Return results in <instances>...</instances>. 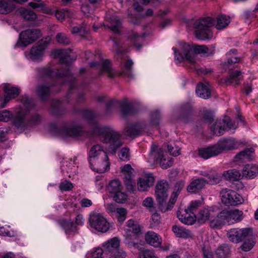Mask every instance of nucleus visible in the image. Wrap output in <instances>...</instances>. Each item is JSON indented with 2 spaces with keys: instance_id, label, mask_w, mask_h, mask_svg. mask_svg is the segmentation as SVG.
<instances>
[{
  "instance_id": "338daca9",
  "label": "nucleus",
  "mask_w": 258,
  "mask_h": 258,
  "mask_svg": "<svg viewBox=\"0 0 258 258\" xmlns=\"http://www.w3.org/2000/svg\"><path fill=\"white\" fill-rule=\"evenodd\" d=\"M202 206V202L199 200H195L191 201L187 208L189 212L194 213L195 211Z\"/></svg>"
},
{
  "instance_id": "20e7f679",
  "label": "nucleus",
  "mask_w": 258,
  "mask_h": 258,
  "mask_svg": "<svg viewBox=\"0 0 258 258\" xmlns=\"http://www.w3.org/2000/svg\"><path fill=\"white\" fill-rule=\"evenodd\" d=\"M27 111L23 109H20L15 112L13 117V114L8 110L0 111V121L7 122L13 118V123L18 128L24 130L26 128L25 116Z\"/></svg>"
},
{
  "instance_id": "5fc2aeb1",
  "label": "nucleus",
  "mask_w": 258,
  "mask_h": 258,
  "mask_svg": "<svg viewBox=\"0 0 258 258\" xmlns=\"http://www.w3.org/2000/svg\"><path fill=\"white\" fill-rule=\"evenodd\" d=\"M224 175L229 180H237L239 179L240 174L238 170L233 169L225 171L224 173Z\"/></svg>"
},
{
  "instance_id": "bb28decb",
  "label": "nucleus",
  "mask_w": 258,
  "mask_h": 258,
  "mask_svg": "<svg viewBox=\"0 0 258 258\" xmlns=\"http://www.w3.org/2000/svg\"><path fill=\"white\" fill-rule=\"evenodd\" d=\"M251 236H245L243 240V242L240 246L241 249L244 251H249L254 245L255 242V239L256 237L255 233L252 228H250Z\"/></svg>"
},
{
  "instance_id": "7ed1b4c3",
  "label": "nucleus",
  "mask_w": 258,
  "mask_h": 258,
  "mask_svg": "<svg viewBox=\"0 0 258 258\" xmlns=\"http://www.w3.org/2000/svg\"><path fill=\"white\" fill-rule=\"evenodd\" d=\"M215 21L210 17L205 18L196 21L194 24L196 29V36L199 39H211L213 37V33L210 27L215 24Z\"/></svg>"
},
{
  "instance_id": "5701e85b",
  "label": "nucleus",
  "mask_w": 258,
  "mask_h": 258,
  "mask_svg": "<svg viewBox=\"0 0 258 258\" xmlns=\"http://www.w3.org/2000/svg\"><path fill=\"white\" fill-rule=\"evenodd\" d=\"M200 175L206 177L204 179L206 181V184H216L219 183L221 180L220 174L211 170L201 171Z\"/></svg>"
},
{
  "instance_id": "f8f14e48",
  "label": "nucleus",
  "mask_w": 258,
  "mask_h": 258,
  "mask_svg": "<svg viewBox=\"0 0 258 258\" xmlns=\"http://www.w3.org/2000/svg\"><path fill=\"white\" fill-rule=\"evenodd\" d=\"M168 184L164 180L160 181L156 185L155 195L161 210V208L167 200L168 196Z\"/></svg>"
},
{
  "instance_id": "6e6d98bb",
  "label": "nucleus",
  "mask_w": 258,
  "mask_h": 258,
  "mask_svg": "<svg viewBox=\"0 0 258 258\" xmlns=\"http://www.w3.org/2000/svg\"><path fill=\"white\" fill-rule=\"evenodd\" d=\"M173 162L172 158L166 157V155H164L158 162L162 168L167 169L172 165Z\"/></svg>"
},
{
  "instance_id": "a18cd8bd",
  "label": "nucleus",
  "mask_w": 258,
  "mask_h": 258,
  "mask_svg": "<svg viewBox=\"0 0 258 258\" xmlns=\"http://www.w3.org/2000/svg\"><path fill=\"white\" fill-rule=\"evenodd\" d=\"M121 23L119 19L116 16H112L110 18V25L109 28L115 33L120 31Z\"/></svg>"
},
{
  "instance_id": "dca6fc26",
  "label": "nucleus",
  "mask_w": 258,
  "mask_h": 258,
  "mask_svg": "<svg viewBox=\"0 0 258 258\" xmlns=\"http://www.w3.org/2000/svg\"><path fill=\"white\" fill-rule=\"evenodd\" d=\"M101 158L107 159V153L103 147L100 145L93 146L88 153V160L90 165H92L93 162L97 161Z\"/></svg>"
},
{
  "instance_id": "603ef678",
  "label": "nucleus",
  "mask_w": 258,
  "mask_h": 258,
  "mask_svg": "<svg viewBox=\"0 0 258 258\" xmlns=\"http://www.w3.org/2000/svg\"><path fill=\"white\" fill-rule=\"evenodd\" d=\"M160 119V114L159 111L156 110L153 112L151 114L150 120L148 123V126L151 127H157Z\"/></svg>"
},
{
  "instance_id": "9b49d317",
  "label": "nucleus",
  "mask_w": 258,
  "mask_h": 258,
  "mask_svg": "<svg viewBox=\"0 0 258 258\" xmlns=\"http://www.w3.org/2000/svg\"><path fill=\"white\" fill-rule=\"evenodd\" d=\"M237 125L232 121L228 116H225L222 120H217L212 128L214 134L220 136L223 135L225 131L230 129H235Z\"/></svg>"
},
{
  "instance_id": "f257e3e1",
  "label": "nucleus",
  "mask_w": 258,
  "mask_h": 258,
  "mask_svg": "<svg viewBox=\"0 0 258 258\" xmlns=\"http://www.w3.org/2000/svg\"><path fill=\"white\" fill-rule=\"evenodd\" d=\"M83 117L93 126V134L99 136L100 140L109 144L110 151L115 154L118 148L123 145L121 135L110 126H100L96 120L95 113L89 110L83 112Z\"/></svg>"
},
{
  "instance_id": "412c9836",
  "label": "nucleus",
  "mask_w": 258,
  "mask_h": 258,
  "mask_svg": "<svg viewBox=\"0 0 258 258\" xmlns=\"http://www.w3.org/2000/svg\"><path fill=\"white\" fill-rule=\"evenodd\" d=\"M93 170L96 172L102 173L108 170L110 167L109 158L107 155V159L101 158L97 161L93 162L92 165H90Z\"/></svg>"
},
{
  "instance_id": "39448f33",
  "label": "nucleus",
  "mask_w": 258,
  "mask_h": 258,
  "mask_svg": "<svg viewBox=\"0 0 258 258\" xmlns=\"http://www.w3.org/2000/svg\"><path fill=\"white\" fill-rule=\"evenodd\" d=\"M51 41L49 36L42 39L37 45H34L28 51L25 52L27 59L35 62L40 61L44 56V52Z\"/></svg>"
},
{
  "instance_id": "3c124183",
  "label": "nucleus",
  "mask_w": 258,
  "mask_h": 258,
  "mask_svg": "<svg viewBox=\"0 0 258 258\" xmlns=\"http://www.w3.org/2000/svg\"><path fill=\"white\" fill-rule=\"evenodd\" d=\"M101 70L102 72L106 73L110 77H113L115 75L111 69L110 62L108 60L102 61Z\"/></svg>"
},
{
  "instance_id": "b1692460",
  "label": "nucleus",
  "mask_w": 258,
  "mask_h": 258,
  "mask_svg": "<svg viewBox=\"0 0 258 258\" xmlns=\"http://www.w3.org/2000/svg\"><path fill=\"white\" fill-rule=\"evenodd\" d=\"M179 220L183 224L192 225L197 220L196 215L189 212L187 209L179 212L177 214Z\"/></svg>"
},
{
  "instance_id": "4d7b16f0",
  "label": "nucleus",
  "mask_w": 258,
  "mask_h": 258,
  "mask_svg": "<svg viewBox=\"0 0 258 258\" xmlns=\"http://www.w3.org/2000/svg\"><path fill=\"white\" fill-rule=\"evenodd\" d=\"M20 14L25 19L27 20H33L36 18L35 13L32 10L22 9L20 10Z\"/></svg>"
},
{
  "instance_id": "2f4dec72",
  "label": "nucleus",
  "mask_w": 258,
  "mask_h": 258,
  "mask_svg": "<svg viewBox=\"0 0 258 258\" xmlns=\"http://www.w3.org/2000/svg\"><path fill=\"white\" fill-rule=\"evenodd\" d=\"M242 173L243 177L247 179L253 178L258 175V165L247 164L244 167Z\"/></svg>"
},
{
  "instance_id": "4be33fe9",
  "label": "nucleus",
  "mask_w": 258,
  "mask_h": 258,
  "mask_svg": "<svg viewBox=\"0 0 258 258\" xmlns=\"http://www.w3.org/2000/svg\"><path fill=\"white\" fill-rule=\"evenodd\" d=\"M254 150L252 148H247L240 152L235 157V161L238 163L249 161L254 158Z\"/></svg>"
},
{
  "instance_id": "393cba45",
  "label": "nucleus",
  "mask_w": 258,
  "mask_h": 258,
  "mask_svg": "<svg viewBox=\"0 0 258 258\" xmlns=\"http://www.w3.org/2000/svg\"><path fill=\"white\" fill-rule=\"evenodd\" d=\"M216 145L219 154L224 150H231L235 148V142L233 139H222Z\"/></svg>"
},
{
  "instance_id": "680f3d73",
  "label": "nucleus",
  "mask_w": 258,
  "mask_h": 258,
  "mask_svg": "<svg viewBox=\"0 0 258 258\" xmlns=\"http://www.w3.org/2000/svg\"><path fill=\"white\" fill-rule=\"evenodd\" d=\"M114 194V200L118 203H123L127 199V195L122 191V189L119 190Z\"/></svg>"
},
{
  "instance_id": "c03bdc74",
  "label": "nucleus",
  "mask_w": 258,
  "mask_h": 258,
  "mask_svg": "<svg viewBox=\"0 0 258 258\" xmlns=\"http://www.w3.org/2000/svg\"><path fill=\"white\" fill-rule=\"evenodd\" d=\"M242 79L241 72L240 71H236L232 72L228 78L226 80V83L228 85L235 83L238 85Z\"/></svg>"
},
{
  "instance_id": "58836bf2",
  "label": "nucleus",
  "mask_w": 258,
  "mask_h": 258,
  "mask_svg": "<svg viewBox=\"0 0 258 258\" xmlns=\"http://www.w3.org/2000/svg\"><path fill=\"white\" fill-rule=\"evenodd\" d=\"M178 196V194H177L176 191H173L169 202L167 203L166 201L165 202L163 206L161 208V211L163 212H166L167 211L171 210L173 207V205L176 202Z\"/></svg>"
},
{
  "instance_id": "9d476101",
  "label": "nucleus",
  "mask_w": 258,
  "mask_h": 258,
  "mask_svg": "<svg viewBox=\"0 0 258 258\" xmlns=\"http://www.w3.org/2000/svg\"><path fill=\"white\" fill-rule=\"evenodd\" d=\"M41 36L39 29H29L22 31L19 35V41L18 45L20 46L26 47L33 43Z\"/></svg>"
},
{
  "instance_id": "c85d7f7f",
  "label": "nucleus",
  "mask_w": 258,
  "mask_h": 258,
  "mask_svg": "<svg viewBox=\"0 0 258 258\" xmlns=\"http://www.w3.org/2000/svg\"><path fill=\"white\" fill-rule=\"evenodd\" d=\"M219 154L216 145L199 150V156L205 159H208Z\"/></svg>"
},
{
  "instance_id": "7c9ffc66",
  "label": "nucleus",
  "mask_w": 258,
  "mask_h": 258,
  "mask_svg": "<svg viewBox=\"0 0 258 258\" xmlns=\"http://www.w3.org/2000/svg\"><path fill=\"white\" fill-rule=\"evenodd\" d=\"M206 181L203 178L192 180L187 187V190L189 192H197L204 187Z\"/></svg>"
},
{
  "instance_id": "ea45409f",
  "label": "nucleus",
  "mask_w": 258,
  "mask_h": 258,
  "mask_svg": "<svg viewBox=\"0 0 258 258\" xmlns=\"http://www.w3.org/2000/svg\"><path fill=\"white\" fill-rule=\"evenodd\" d=\"M53 54L55 57L59 58L60 63L68 64L70 55L66 50H56L54 51Z\"/></svg>"
},
{
  "instance_id": "774afa93",
  "label": "nucleus",
  "mask_w": 258,
  "mask_h": 258,
  "mask_svg": "<svg viewBox=\"0 0 258 258\" xmlns=\"http://www.w3.org/2000/svg\"><path fill=\"white\" fill-rule=\"evenodd\" d=\"M140 256V258H158L152 250L149 249L142 250Z\"/></svg>"
},
{
  "instance_id": "c9c22d12",
  "label": "nucleus",
  "mask_w": 258,
  "mask_h": 258,
  "mask_svg": "<svg viewBox=\"0 0 258 258\" xmlns=\"http://www.w3.org/2000/svg\"><path fill=\"white\" fill-rule=\"evenodd\" d=\"M223 216L221 211L216 217L210 221V227L213 229H218L227 223L225 217Z\"/></svg>"
},
{
  "instance_id": "aec40b11",
  "label": "nucleus",
  "mask_w": 258,
  "mask_h": 258,
  "mask_svg": "<svg viewBox=\"0 0 258 258\" xmlns=\"http://www.w3.org/2000/svg\"><path fill=\"white\" fill-rule=\"evenodd\" d=\"M5 98L4 102L1 104V107L4 108L11 100L16 98L20 93V89L16 87L11 86L10 84H6L4 86Z\"/></svg>"
},
{
  "instance_id": "f3484780",
  "label": "nucleus",
  "mask_w": 258,
  "mask_h": 258,
  "mask_svg": "<svg viewBox=\"0 0 258 258\" xmlns=\"http://www.w3.org/2000/svg\"><path fill=\"white\" fill-rule=\"evenodd\" d=\"M155 182L153 174L151 172H144L138 181V188L140 191H145L152 186Z\"/></svg>"
},
{
  "instance_id": "2eb2a0df",
  "label": "nucleus",
  "mask_w": 258,
  "mask_h": 258,
  "mask_svg": "<svg viewBox=\"0 0 258 258\" xmlns=\"http://www.w3.org/2000/svg\"><path fill=\"white\" fill-rule=\"evenodd\" d=\"M134 169L130 164H126L121 167V171L124 174V182L127 190L134 192L135 190V182L133 180Z\"/></svg>"
},
{
  "instance_id": "4468645a",
  "label": "nucleus",
  "mask_w": 258,
  "mask_h": 258,
  "mask_svg": "<svg viewBox=\"0 0 258 258\" xmlns=\"http://www.w3.org/2000/svg\"><path fill=\"white\" fill-rule=\"evenodd\" d=\"M59 135L63 138L78 137L82 136V127L77 124H72L64 126L59 132Z\"/></svg>"
},
{
  "instance_id": "72a5a7b5",
  "label": "nucleus",
  "mask_w": 258,
  "mask_h": 258,
  "mask_svg": "<svg viewBox=\"0 0 258 258\" xmlns=\"http://www.w3.org/2000/svg\"><path fill=\"white\" fill-rule=\"evenodd\" d=\"M15 8L12 2L9 0H0V13L8 14L14 10Z\"/></svg>"
},
{
  "instance_id": "e2e57ef3",
  "label": "nucleus",
  "mask_w": 258,
  "mask_h": 258,
  "mask_svg": "<svg viewBox=\"0 0 258 258\" xmlns=\"http://www.w3.org/2000/svg\"><path fill=\"white\" fill-rule=\"evenodd\" d=\"M55 15L57 20L62 21L66 17L71 16V12L68 10H58L56 11Z\"/></svg>"
},
{
  "instance_id": "052dcab7",
  "label": "nucleus",
  "mask_w": 258,
  "mask_h": 258,
  "mask_svg": "<svg viewBox=\"0 0 258 258\" xmlns=\"http://www.w3.org/2000/svg\"><path fill=\"white\" fill-rule=\"evenodd\" d=\"M119 159L123 161H127L130 159L131 154L129 148H122L118 153Z\"/></svg>"
},
{
  "instance_id": "423d86ee",
  "label": "nucleus",
  "mask_w": 258,
  "mask_h": 258,
  "mask_svg": "<svg viewBox=\"0 0 258 258\" xmlns=\"http://www.w3.org/2000/svg\"><path fill=\"white\" fill-rule=\"evenodd\" d=\"M56 69L51 66L46 67L45 68H40L38 69V74L41 77H51L55 78L57 81L64 78L65 80H67L69 82L70 86L72 88V83L75 80V78L72 73L69 71L68 69H66L64 72L61 74L55 71Z\"/></svg>"
},
{
  "instance_id": "0eeeda50",
  "label": "nucleus",
  "mask_w": 258,
  "mask_h": 258,
  "mask_svg": "<svg viewBox=\"0 0 258 258\" xmlns=\"http://www.w3.org/2000/svg\"><path fill=\"white\" fill-rule=\"evenodd\" d=\"M89 222L91 227L101 232H106L110 228V224L106 218L99 213H91Z\"/></svg>"
},
{
  "instance_id": "1a4fd4ad",
  "label": "nucleus",
  "mask_w": 258,
  "mask_h": 258,
  "mask_svg": "<svg viewBox=\"0 0 258 258\" xmlns=\"http://www.w3.org/2000/svg\"><path fill=\"white\" fill-rule=\"evenodd\" d=\"M221 200L226 206H236L243 202V199L236 192L228 188H223L220 192Z\"/></svg>"
},
{
  "instance_id": "e433bc0d",
  "label": "nucleus",
  "mask_w": 258,
  "mask_h": 258,
  "mask_svg": "<svg viewBox=\"0 0 258 258\" xmlns=\"http://www.w3.org/2000/svg\"><path fill=\"white\" fill-rule=\"evenodd\" d=\"M61 225L67 234H74L78 230L77 226L72 221L62 220L61 222Z\"/></svg>"
},
{
  "instance_id": "bf43d9fd",
  "label": "nucleus",
  "mask_w": 258,
  "mask_h": 258,
  "mask_svg": "<svg viewBox=\"0 0 258 258\" xmlns=\"http://www.w3.org/2000/svg\"><path fill=\"white\" fill-rule=\"evenodd\" d=\"M152 0H135L134 4V9L138 12L143 10V6L148 5Z\"/></svg>"
},
{
  "instance_id": "a878e982",
  "label": "nucleus",
  "mask_w": 258,
  "mask_h": 258,
  "mask_svg": "<svg viewBox=\"0 0 258 258\" xmlns=\"http://www.w3.org/2000/svg\"><path fill=\"white\" fill-rule=\"evenodd\" d=\"M145 240L147 243L154 247H158L162 243V238L153 231H149L145 234Z\"/></svg>"
},
{
  "instance_id": "6e6552de",
  "label": "nucleus",
  "mask_w": 258,
  "mask_h": 258,
  "mask_svg": "<svg viewBox=\"0 0 258 258\" xmlns=\"http://www.w3.org/2000/svg\"><path fill=\"white\" fill-rule=\"evenodd\" d=\"M140 231L141 227L138 222L132 219L128 220L124 227V235L126 236L125 243L135 246V243L130 241V240L136 239L137 235Z\"/></svg>"
},
{
  "instance_id": "473e14b6",
  "label": "nucleus",
  "mask_w": 258,
  "mask_h": 258,
  "mask_svg": "<svg viewBox=\"0 0 258 258\" xmlns=\"http://www.w3.org/2000/svg\"><path fill=\"white\" fill-rule=\"evenodd\" d=\"M172 231L176 236L179 238L187 239L191 238L194 236L192 233L189 230L176 225L172 227Z\"/></svg>"
},
{
  "instance_id": "cd10ccee",
  "label": "nucleus",
  "mask_w": 258,
  "mask_h": 258,
  "mask_svg": "<svg viewBox=\"0 0 258 258\" xmlns=\"http://www.w3.org/2000/svg\"><path fill=\"white\" fill-rule=\"evenodd\" d=\"M146 126H143L140 124H127L124 128L125 135L131 137H137L140 135L143 129Z\"/></svg>"
},
{
  "instance_id": "f704fd0d",
  "label": "nucleus",
  "mask_w": 258,
  "mask_h": 258,
  "mask_svg": "<svg viewBox=\"0 0 258 258\" xmlns=\"http://www.w3.org/2000/svg\"><path fill=\"white\" fill-rule=\"evenodd\" d=\"M120 244L119 240L116 238H113L104 244V248L108 251L114 253L118 248Z\"/></svg>"
},
{
  "instance_id": "6ab92c4d",
  "label": "nucleus",
  "mask_w": 258,
  "mask_h": 258,
  "mask_svg": "<svg viewBox=\"0 0 258 258\" xmlns=\"http://www.w3.org/2000/svg\"><path fill=\"white\" fill-rule=\"evenodd\" d=\"M222 215L225 217L226 221L229 225L239 222L243 219V212L237 209L223 210L222 211Z\"/></svg>"
},
{
  "instance_id": "37998d69",
  "label": "nucleus",
  "mask_w": 258,
  "mask_h": 258,
  "mask_svg": "<svg viewBox=\"0 0 258 258\" xmlns=\"http://www.w3.org/2000/svg\"><path fill=\"white\" fill-rule=\"evenodd\" d=\"M120 107L121 114L124 117L127 115L132 114L134 112L131 104L127 99L123 100L120 103Z\"/></svg>"
},
{
  "instance_id": "c756f323",
  "label": "nucleus",
  "mask_w": 258,
  "mask_h": 258,
  "mask_svg": "<svg viewBox=\"0 0 258 258\" xmlns=\"http://www.w3.org/2000/svg\"><path fill=\"white\" fill-rule=\"evenodd\" d=\"M196 94L202 98L207 99L211 96V86L207 82L199 84L196 89Z\"/></svg>"
},
{
  "instance_id": "8fccbe9b",
  "label": "nucleus",
  "mask_w": 258,
  "mask_h": 258,
  "mask_svg": "<svg viewBox=\"0 0 258 258\" xmlns=\"http://www.w3.org/2000/svg\"><path fill=\"white\" fill-rule=\"evenodd\" d=\"M51 109L52 113L55 115H60L63 110L62 104L58 100H54L51 103Z\"/></svg>"
},
{
  "instance_id": "13d9d810",
  "label": "nucleus",
  "mask_w": 258,
  "mask_h": 258,
  "mask_svg": "<svg viewBox=\"0 0 258 258\" xmlns=\"http://www.w3.org/2000/svg\"><path fill=\"white\" fill-rule=\"evenodd\" d=\"M103 249L100 248H97L94 250L88 252L86 257V258H104L103 257Z\"/></svg>"
},
{
  "instance_id": "ddd939ff",
  "label": "nucleus",
  "mask_w": 258,
  "mask_h": 258,
  "mask_svg": "<svg viewBox=\"0 0 258 258\" xmlns=\"http://www.w3.org/2000/svg\"><path fill=\"white\" fill-rule=\"evenodd\" d=\"M250 228L231 229L227 232L229 239L234 243H238L244 239L245 236H251Z\"/></svg>"
},
{
  "instance_id": "f03ea898",
  "label": "nucleus",
  "mask_w": 258,
  "mask_h": 258,
  "mask_svg": "<svg viewBox=\"0 0 258 258\" xmlns=\"http://www.w3.org/2000/svg\"><path fill=\"white\" fill-rule=\"evenodd\" d=\"M180 51L176 48H173L174 59L177 63H180L185 60L191 64H195L197 62L196 53H204L207 55H213L215 52V47L213 45L207 47L206 45H196L193 48L189 44L181 42L179 44Z\"/></svg>"
},
{
  "instance_id": "69168bd1",
  "label": "nucleus",
  "mask_w": 258,
  "mask_h": 258,
  "mask_svg": "<svg viewBox=\"0 0 258 258\" xmlns=\"http://www.w3.org/2000/svg\"><path fill=\"white\" fill-rule=\"evenodd\" d=\"M57 41L63 45H68L71 43L70 39L64 33H59L56 36Z\"/></svg>"
},
{
  "instance_id": "a19ab883",
  "label": "nucleus",
  "mask_w": 258,
  "mask_h": 258,
  "mask_svg": "<svg viewBox=\"0 0 258 258\" xmlns=\"http://www.w3.org/2000/svg\"><path fill=\"white\" fill-rule=\"evenodd\" d=\"M217 258H227L230 254V247L227 244L220 245L215 251Z\"/></svg>"
},
{
  "instance_id": "0e129e2a",
  "label": "nucleus",
  "mask_w": 258,
  "mask_h": 258,
  "mask_svg": "<svg viewBox=\"0 0 258 258\" xmlns=\"http://www.w3.org/2000/svg\"><path fill=\"white\" fill-rule=\"evenodd\" d=\"M114 214L119 222H123L126 219L127 211L124 208H118Z\"/></svg>"
},
{
  "instance_id": "49530a36",
  "label": "nucleus",
  "mask_w": 258,
  "mask_h": 258,
  "mask_svg": "<svg viewBox=\"0 0 258 258\" xmlns=\"http://www.w3.org/2000/svg\"><path fill=\"white\" fill-rule=\"evenodd\" d=\"M36 92L42 99L48 98L50 93V87L46 84H41L37 87Z\"/></svg>"
},
{
  "instance_id": "de8ad7c7",
  "label": "nucleus",
  "mask_w": 258,
  "mask_h": 258,
  "mask_svg": "<svg viewBox=\"0 0 258 258\" xmlns=\"http://www.w3.org/2000/svg\"><path fill=\"white\" fill-rule=\"evenodd\" d=\"M107 189L110 193L114 194L119 190H122V187L119 180L113 179L109 182Z\"/></svg>"
},
{
  "instance_id": "79ce46f5",
  "label": "nucleus",
  "mask_w": 258,
  "mask_h": 258,
  "mask_svg": "<svg viewBox=\"0 0 258 258\" xmlns=\"http://www.w3.org/2000/svg\"><path fill=\"white\" fill-rule=\"evenodd\" d=\"M210 216V211L207 208H203L196 215L197 220L199 223L203 224L209 220Z\"/></svg>"
},
{
  "instance_id": "a211bd4d",
  "label": "nucleus",
  "mask_w": 258,
  "mask_h": 258,
  "mask_svg": "<svg viewBox=\"0 0 258 258\" xmlns=\"http://www.w3.org/2000/svg\"><path fill=\"white\" fill-rule=\"evenodd\" d=\"M163 150L156 144H153L147 158V161L151 165L158 163L161 158L164 155Z\"/></svg>"
},
{
  "instance_id": "09e8293b",
  "label": "nucleus",
  "mask_w": 258,
  "mask_h": 258,
  "mask_svg": "<svg viewBox=\"0 0 258 258\" xmlns=\"http://www.w3.org/2000/svg\"><path fill=\"white\" fill-rule=\"evenodd\" d=\"M143 35H139L137 32L131 30L127 33V38L131 40L134 42V45L137 47V49L139 50L141 45L139 44H136L135 42L137 41H140L143 39Z\"/></svg>"
},
{
  "instance_id": "4c0bfd02",
  "label": "nucleus",
  "mask_w": 258,
  "mask_h": 258,
  "mask_svg": "<svg viewBox=\"0 0 258 258\" xmlns=\"http://www.w3.org/2000/svg\"><path fill=\"white\" fill-rule=\"evenodd\" d=\"M230 17L229 16L221 15L217 18L216 28L218 30H221L226 28L230 23Z\"/></svg>"
},
{
  "instance_id": "864d4df0",
  "label": "nucleus",
  "mask_w": 258,
  "mask_h": 258,
  "mask_svg": "<svg viewBox=\"0 0 258 258\" xmlns=\"http://www.w3.org/2000/svg\"><path fill=\"white\" fill-rule=\"evenodd\" d=\"M29 6L33 9L39 8L47 13H50V10L46 8L45 4L42 0H34V2L29 3Z\"/></svg>"
}]
</instances>
